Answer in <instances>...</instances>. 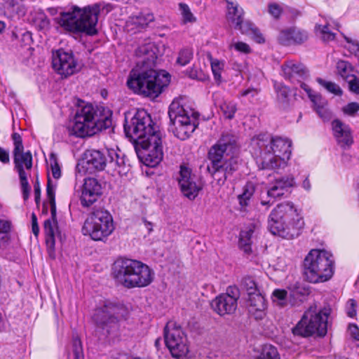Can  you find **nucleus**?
Masks as SVG:
<instances>
[{"instance_id":"39","label":"nucleus","mask_w":359,"mask_h":359,"mask_svg":"<svg viewBox=\"0 0 359 359\" xmlns=\"http://www.w3.org/2000/svg\"><path fill=\"white\" fill-rule=\"evenodd\" d=\"M179 8L182 16L183 23H194L196 21V18L191 13L189 6L184 3L179 4Z\"/></svg>"},{"instance_id":"38","label":"nucleus","mask_w":359,"mask_h":359,"mask_svg":"<svg viewBox=\"0 0 359 359\" xmlns=\"http://www.w3.org/2000/svg\"><path fill=\"white\" fill-rule=\"evenodd\" d=\"M277 98L283 107L288 106L290 103V90L283 85H278L276 87Z\"/></svg>"},{"instance_id":"28","label":"nucleus","mask_w":359,"mask_h":359,"mask_svg":"<svg viewBox=\"0 0 359 359\" xmlns=\"http://www.w3.org/2000/svg\"><path fill=\"white\" fill-rule=\"evenodd\" d=\"M294 179L292 177H285L276 180L269 189L267 195L273 198L281 197L287 192L289 188L294 185Z\"/></svg>"},{"instance_id":"50","label":"nucleus","mask_w":359,"mask_h":359,"mask_svg":"<svg viewBox=\"0 0 359 359\" xmlns=\"http://www.w3.org/2000/svg\"><path fill=\"white\" fill-rule=\"evenodd\" d=\"M269 14L275 19H278L282 14L283 9L276 3H271L268 6Z\"/></svg>"},{"instance_id":"13","label":"nucleus","mask_w":359,"mask_h":359,"mask_svg":"<svg viewBox=\"0 0 359 359\" xmlns=\"http://www.w3.org/2000/svg\"><path fill=\"white\" fill-rule=\"evenodd\" d=\"M125 313L122 306L107 301L102 306L96 309L93 319L97 326L105 332L106 337L114 339L119 336L118 322L124 317Z\"/></svg>"},{"instance_id":"19","label":"nucleus","mask_w":359,"mask_h":359,"mask_svg":"<svg viewBox=\"0 0 359 359\" xmlns=\"http://www.w3.org/2000/svg\"><path fill=\"white\" fill-rule=\"evenodd\" d=\"M53 67L60 75L68 76L78 71V63L72 52L62 49L53 53Z\"/></svg>"},{"instance_id":"2","label":"nucleus","mask_w":359,"mask_h":359,"mask_svg":"<svg viewBox=\"0 0 359 359\" xmlns=\"http://www.w3.org/2000/svg\"><path fill=\"white\" fill-rule=\"evenodd\" d=\"M237 141L238 137L235 135L223 133L208 151L209 163L207 171L219 186L224 184L238 168V157L230 156L238 149Z\"/></svg>"},{"instance_id":"7","label":"nucleus","mask_w":359,"mask_h":359,"mask_svg":"<svg viewBox=\"0 0 359 359\" xmlns=\"http://www.w3.org/2000/svg\"><path fill=\"white\" fill-rule=\"evenodd\" d=\"M112 276L116 284L130 289L150 285L154 273L140 261L120 257L113 264Z\"/></svg>"},{"instance_id":"1","label":"nucleus","mask_w":359,"mask_h":359,"mask_svg":"<svg viewBox=\"0 0 359 359\" xmlns=\"http://www.w3.org/2000/svg\"><path fill=\"white\" fill-rule=\"evenodd\" d=\"M124 130L137 156L147 166L155 167L162 161L161 134L154 127L151 118L145 110H138L130 123L124 125Z\"/></svg>"},{"instance_id":"8","label":"nucleus","mask_w":359,"mask_h":359,"mask_svg":"<svg viewBox=\"0 0 359 359\" xmlns=\"http://www.w3.org/2000/svg\"><path fill=\"white\" fill-rule=\"evenodd\" d=\"M170 81L165 71L156 72L154 67H136L130 73L127 85L135 93L152 98L157 97Z\"/></svg>"},{"instance_id":"14","label":"nucleus","mask_w":359,"mask_h":359,"mask_svg":"<svg viewBox=\"0 0 359 359\" xmlns=\"http://www.w3.org/2000/svg\"><path fill=\"white\" fill-rule=\"evenodd\" d=\"M113 218L104 208H94L86 219L83 231L94 241H102L114 231Z\"/></svg>"},{"instance_id":"48","label":"nucleus","mask_w":359,"mask_h":359,"mask_svg":"<svg viewBox=\"0 0 359 359\" xmlns=\"http://www.w3.org/2000/svg\"><path fill=\"white\" fill-rule=\"evenodd\" d=\"M73 353L74 359H83L81 341L78 338H74L73 339Z\"/></svg>"},{"instance_id":"64","label":"nucleus","mask_w":359,"mask_h":359,"mask_svg":"<svg viewBox=\"0 0 359 359\" xmlns=\"http://www.w3.org/2000/svg\"><path fill=\"white\" fill-rule=\"evenodd\" d=\"M5 29V23L3 21H0V33H1Z\"/></svg>"},{"instance_id":"43","label":"nucleus","mask_w":359,"mask_h":359,"mask_svg":"<svg viewBox=\"0 0 359 359\" xmlns=\"http://www.w3.org/2000/svg\"><path fill=\"white\" fill-rule=\"evenodd\" d=\"M193 57V51L191 48H182L180 52L177 59V64L181 66H185Z\"/></svg>"},{"instance_id":"24","label":"nucleus","mask_w":359,"mask_h":359,"mask_svg":"<svg viewBox=\"0 0 359 359\" xmlns=\"http://www.w3.org/2000/svg\"><path fill=\"white\" fill-rule=\"evenodd\" d=\"M215 105L220 109V111L225 119L231 120L234 118L238 110L237 103L232 100H224L219 92L212 94Z\"/></svg>"},{"instance_id":"10","label":"nucleus","mask_w":359,"mask_h":359,"mask_svg":"<svg viewBox=\"0 0 359 359\" xmlns=\"http://www.w3.org/2000/svg\"><path fill=\"white\" fill-rule=\"evenodd\" d=\"M304 276L311 283L325 282L333 275L332 255L318 249L311 250L304 259Z\"/></svg>"},{"instance_id":"4","label":"nucleus","mask_w":359,"mask_h":359,"mask_svg":"<svg viewBox=\"0 0 359 359\" xmlns=\"http://www.w3.org/2000/svg\"><path fill=\"white\" fill-rule=\"evenodd\" d=\"M253 141L259 151L257 163L262 169L278 170L287 165L292 153L290 140L261 134Z\"/></svg>"},{"instance_id":"34","label":"nucleus","mask_w":359,"mask_h":359,"mask_svg":"<svg viewBox=\"0 0 359 359\" xmlns=\"http://www.w3.org/2000/svg\"><path fill=\"white\" fill-rule=\"evenodd\" d=\"M301 88L306 92L309 99L313 104L314 110L317 109V108L320 105L327 104V102L320 95L314 93L309 86L305 83H301Z\"/></svg>"},{"instance_id":"44","label":"nucleus","mask_w":359,"mask_h":359,"mask_svg":"<svg viewBox=\"0 0 359 359\" xmlns=\"http://www.w3.org/2000/svg\"><path fill=\"white\" fill-rule=\"evenodd\" d=\"M287 291L277 289L273 292L272 299L274 303L280 306H284L287 304Z\"/></svg>"},{"instance_id":"60","label":"nucleus","mask_w":359,"mask_h":359,"mask_svg":"<svg viewBox=\"0 0 359 359\" xmlns=\"http://www.w3.org/2000/svg\"><path fill=\"white\" fill-rule=\"evenodd\" d=\"M32 232L36 236L39 234V228L37 223V218L35 214H32Z\"/></svg>"},{"instance_id":"18","label":"nucleus","mask_w":359,"mask_h":359,"mask_svg":"<svg viewBox=\"0 0 359 359\" xmlns=\"http://www.w3.org/2000/svg\"><path fill=\"white\" fill-rule=\"evenodd\" d=\"M46 196L50 205L51 218L44 222V231L46 243L50 247L54 246L56 237H60L56 221V203L55 198V187L48 178L46 187Z\"/></svg>"},{"instance_id":"20","label":"nucleus","mask_w":359,"mask_h":359,"mask_svg":"<svg viewBox=\"0 0 359 359\" xmlns=\"http://www.w3.org/2000/svg\"><path fill=\"white\" fill-rule=\"evenodd\" d=\"M178 183L183 195L190 200L194 199L201 189V187L196 184L191 170L185 166L180 167Z\"/></svg>"},{"instance_id":"15","label":"nucleus","mask_w":359,"mask_h":359,"mask_svg":"<svg viewBox=\"0 0 359 359\" xmlns=\"http://www.w3.org/2000/svg\"><path fill=\"white\" fill-rule=\"evenodd\" d=\"M12 140L14 144L13 161L15 168L17 170L22 191V197L25 201L27 200L29 196L30 186L27 181V176L25 171L30 170L32 167V155L29 151L24 152V146L22 144V139L20 134L13 133L12 135Z\"/></svg>"},{"instance_id":"27","label":"nucleus","mask_w":359,"mask_h":359,"mask_svg":"<svg viewBox=\"0 0 359 359\" xmlns=\"http://www.w3.org/2000/svg\"><path fill=\"white\" fill-rule=\"evenodd\" d=\"M154 17L152 13H140L128 18L126 22V29L128 32L136 33L145 28L153 22Z\"/></svg>"},{"instance_id":"41","label":"nucleus","mask_w":359,"mask_h":359,"mask_svg":"<svg viewBox=\"0 0 359 359\" xmlns=\"http://www.w3.org/2000/svg\"><path fill=\"white\" fill-rule=\"evenodd\" d=\"M259 359H280L277 348L272 345L264 346Z\"/></svg>"},{"instance_id":"22","label":"nucleus","mask_w":359,"mask_h":359,"mask_svg":"<svg viewBox=\"0 0 359 359\" xmlns=\"http://www.w3.org/2000/svg\"><path fill=\"white\" fill-rule=\"evenodd\" d=\"M332 130L337 144L343 149H348L353 143L350 127L339 119L332 121Z\"/></svg>"},{"instance_id":"47","label":"nucleus","mask_w":359,"mask_h":359,"mask_svg":"<svg viewBox=\"0 0 359 359\" xmlns=\"http://www.w3.org/2000/svg\"><path fill=\"white\" fill-rule=\"evenodd\" d=\"M323 121H328L332 118V114L327 104L320 105L315 110Z\"/></svg>"},{"instance_id":"35","label":"nucleus","mask_w":359,"mask_h":359,"mask_svg":"<svg viewBox=\"0 0 359 359\" xmlns=\"http://www.w3.org/2000/svg\"><path fill=\"white\" fill-rule=\"evenodd\" d=\"M253 231L249 230L242 231L240 234L239 247L245 254H250L251 249V236Z\"/></svg>"},{"instance_id":"3","label":"nucleus","mask_w":359,"mask_h":359,"mask_svg":"<svg viewBox=\"0 0 359 359\" xmlns=\"http://www.w3.org/2000/svg\"><path fill=\"white\" fill-rule=\"evenodd\" d=\"M112 10L109 4L96 3L80 8L72 6L69 11L61 14L59 25L66 31L89 36L97 34L98 15L101 13H108Z\"/></svg>"},{"instance_id":"9","label":"nucleus","mask_w":359,"mask_h":359,"mask_svg":"<svg viewBox=\"0 0 359 359\" xmlns=\"http://www.w3.org/2000/svg\"><path fill=\"white\" fill-rule=\"evenodd\" d=\"M170 126L169 130L178 139H188L196 130L198 120L194 112L184 104V100L175 99L168 109Z\"/></svg>"},{"instance_id":"11","label":"nucleus","mask_w":359,"mask_h":359,"mask_svg":"<svg viewBox=\"0 0 359 359\" xmlns=\"http://www.w3.org/2000/svg\"><path fill=\"white\" fill-rule=\"evenodd\" d=\"M83 164L90 172L101 171L107 168L108 172L113 171L122 175L127 172V164L124 156H121L114 149L106 151L88 150L85 154Z\"/></svg>"},{"instance_id":"25","label":"nucleus","mask_w":359,"mask_h":359,"mask_svg":"<svg viewBox=\"0 0 359 359\" xmlns=\"http://www.w3.org/2000/svg\"><path fill=\"white\" fill-rule=\"evenodd\" d=\"M284 76L292 82H297L300 84L302 79L307 76V71L302 63L289 61L283 65Z\"/></svg>"},{"instance_id":"26","label":"nucleus","mask_w":359,"mask_h":359,"mask_svg":"<svg viewBox=\"0 0 359 359\" xmlns=\"http://www.w3.org/2000/svg\"><path fill=\"white\" fill-rule=\"evenodd\" d=\"M248 311L255 319H262L265 316L266 304L265 299L260 292L248 295Z\"/></svg>"},{"instance_id":"52","label":"nucleus","mask_w":359,"mask_h":359,"mask_svg":"<svg viewBox=\"0 0 359 359\" xmlns=\"http://www.w3.org/2000/svg\"><path fill=\"white\" fill-rule=\"evenodd\" d=\"M346 81L350 90L355 94H359V77L352 75Z\"/></svg>"},{"instance_id":"12","label":"nucleus","mask_w":359,"mask_h":359,"mask_svg":"<svg viewBox=\"0 0 359 359\" xmlns=\"http://www.w3.org/2000/svg\"><path fill=\"white\" fill-rule=\"evenodd\" d=\"M329 315L327 310H318L316 306H311L292 328V333L304 337L313 334L324 337L327 332Z\"/></svg>"},{"instance_id":"54","label":"nucleus","mask_w":359,"mask_h":359,"mask_svg":"<svg viewBox=\"0 0 359 359\" xmlns=\"http://www.w3.org/2000/svg\"><path fill=\"white\" fill-rule=\"evenodd\" d=\"M348 309H347V314L349 317H354L356 314L355 310V302L353 299H349L347 302Z\"/></svg>"},{"instance_id":"57","label":"nucleus","mask_w":359,"mask_h":359,"mask_svg":"<svg viewBox=\"0 0 359 359\" xmlns=\"http://www.w3.org/2000/svg\"><path fill=\"white\" fill-rule=\"evenodd\" d=\"M258 90L255 88H249L245 90H243L241 93V96L242 97H247L250 96V98H254L255 96L258 95Z\"/></svg>"},{"instance_id":"40","label":"nucleus","mask_w":359,"mask_h":359,"mask_svg":"<svg viewBox=\"0 0 359 359\" xmlns=\"http://www.w3.org/2000/svg\"><path fill=\"white\" fill-rule=\"evenodd\" d=\"M316 81L320 86L324 87L330 93H333L335 95H341L342 94L341 88L335 83L325 81L321 78H317Z\"/></svg>"},{"instance_id":"29","label":"nucleus","mask_w":359,"mask_h":359,"mask_svg":"<svg viewBox=\"0 0 359 359\" xmlns=\"http://www.w3.org/2000/svg\"><path fill=\"white\" fill-rule=\"evenodd\" d=\"M234 28L240 30L242 34L250 36L259 43L264 42V38L260 33L259 29L250 20L244 21L243 19H242L240 25H236Z\"/></svg>"},{"instance_id":"37","label":"nucleus","mask_w":359,"mask_h":359,"mask_svg":"<svg viewBox=\"0 0 359 359\" xmlns=\"http://www.w3.org/2000/svg\"><path fill=\"white\" fill-rule=\"evenodd\" d=\"M315 30L316 34L320 37L323 41L328 42L333 41L335 38V34L330 30L327 25H316Z\"/></svg>"},{"instance_id":"32","label":"nucleus","mask_w":359,"mask_h":359,"mask_svg":"<svg viewBox=\"0 0 359 359\" xmlns=\"http://www.w3.org/2000/svg\"><path fill=\"white\" fill-rule=\"evenodd\" d=\"M30 15L31 20L39 29H43L48 27L50 24L49 20L42 10H34L32 13H31Z\"/></svg>"},{"instance_id":"58","label":"nucleus","mask_w":359,"mask_h":359,"mask_svg":"<svg viewBox=\"0 0 359 359\" xmlns=\"http://www.w3.org/2000/svg\"><path fill=\"white\" fill-rule=\"evenodd\" d=\"M34 196H35V202L37 205H39L40 202V196H41V187L39 181L36 180L34 184Z\"/></svg>"},{"instance_id":"42","label":"nucleus","mask_w":359,"mask_h":359,"mask_svg":"<svg viewBox=\"0 0 359 359\" xmlns=\"http://www.w3.org/2000/svg\"><path fill=\"white\" fill-rule=\"evenodd\" d=\"M242 286L246 290L248 295L259 292L256 282L252 277H245L242 280Z\"/></svg>"},{"instance_id":"23","label":"nucleus","mask_w":359,"mask_h":359,"mask_svg":"<svg viewBox=\"0 0 359 359\" xmlns=\"http://www.w3.org/2000/svg\"><path fill=\"white\" fill-rule=\"evenodd\" d=\"M157 48L153 43L143 44L135 50L138 58L136 65L146 67H154L157 59Z\"/></svg>"},{"instance_id":"36","label":"nucleus","mask_w":359,"mask_h":359,"mask_svg":"<svg viewBox=\"0 0 359 359\" xmlns=\"http://www.w3.org/2000/svg\"><path fill=\"white\" fill-rule=\"evenodd\" d=\"M337 69L338 74L346 81L352 75H354L351 65L344 60H340L337 63Z\"/></svg>"},{"instance_id":"55","label":"nucleus","mask_w":359,"mask_h":359,"mask_svg":"<svg viewBox=\"0 0 359 359\" xmlns=\"http://www.w3.org/2000/svg\"><path fill=\"white\" fill-rule=\"evenodd\" d=\"M0 161L4 164L10 163V156L8 151L0 147Z\"/></svg>"},{"instance_id":"46","label":"nucleus","mask_w":359,"mask_h":359,"mask_svg":"<svg viewBox=\"0 0 359 359\" xmlns=\"http://www.w3.org/2000/svg\"><path fill=\"white\" fill-rule=\"evenodd\" d=\"M292 28L283 29L280 32L278 36V41L280 43L284 45H289L292 43Z\"/></svg>"},{"instance_id":"33","label":"nucleus","mask_w":359,"mask_h":359,"mask_svg":"<svg viewBox=\"0 0 359 359\" xmlns=\"http://www.w3.org/2000/svg\"><path fill=\"white\" fill-rule=\"evenodd\" d=\"M210 60L214 79L217 84H220L222 82V74L224 69V62L212 57H210Z\"/></svg>"},{"instance_id":"45","label":"nucleus","mask_w":359,"mask_h":359,"mask_svg":"<svg viewBox=\"0 0 359 359\" xmlns=\"http://www.w3.org/2000/svg\"><path fill=\"white\" fill-rule=\"evenodd\" d=\"M308 38L305 31H302L297 28H292V43H302Z\"/></svg>"},{"instance_id":"62","label":"nucleus","mask_w":359,"mask_h":359,"mask_svg":"<svg viewBox=\"0 0 359 359\" xmlns=\"http://www.w3.org/2000/svg\"><path fill=\"white\" fill-rule=\"evenodd\" d=\"M302 187L307 191H310L311 189V185L310 183V181L307 177L305 178V180L302 182Z\"/></svg>"},{"instance_id":"51","label":"nucleus","mask_w":359,"mask_h":359,"mask_svg":"<svg viewBox=\"0 0 359 359\" xmlns=\"http://www.w3.org/2000/svg\"><path fill=\"white\" fill-rule=\"evenodd\" d=\"M359 111V104L358 102H351L342 108L344 114L348 116H354Z\"/></svg>"},{"instance_id":"56","label":"nucleus","mask_w":359,"mask_h":359,"mask_svg":"<svg viewBox=\"0 0 359 359\" xmlns=\"http://www.w3.org/2000/svg\"><path fill=\"white\" fill-rule=\"evenodd\" d=\"M51 172L53 177L55 179H59L61 176V170L58 163L55 161L54 164H51Z\"/></svg>"},{"instance_id":"61","label":"nucleus","mask_w":359,"mask_h":359,"mask_svg":"<svg viewBox=\"0 0 359 359\" xmlns=\"http://www.w3.org/2000/svg\"><path fill=\"white\" fill-rule=\"evenodd\" d=\"M22 41L27 45H30L32 41V34L29 32H25L22 34Z\"/></svg>"},{"instance_id":"6","label":"nucleus","mask_w":359,"mask_h":359,"mask_svg":"<svg viewBox=\"0 0 359 359\" xmlns=\"http://www.w3.org/2000/svg\"><path fill=\"white\" fill-rule=\"evenodd\" d=\"M74 123L69 129V134L79 137L92 136L97 132L111 127V112L104 107L92 104L79 106L74 117Z\"/></svg>"},{"instance_id":"59","label":"nucleus","mask_w":359,"mask_h":359,"mask_svg":"<svg viewBox=\"0 0 359 359\" xmlns=\"http://www.w3.org/2000/svg\"><path fill=\"white\" fill-rule=\"evenodd\" d=\"M348 330L350 332L351 335L353 339L357 341H359V329L355 325H350L348 327Z\"/></svg>"},{"instance_id":"5","label":"nucleus","mask_w":359,"mask_h":359,"mask_svg":"<svg viewBox=\"0 0 359 359\" xmlns=\"http://www.w3.org/2000/svg\"><path fill=\"white\" fill-rule=\"evenodd\" d=\"M304 226L301 210L290 201L278 204L268 219V228L271 233L288 239L297 237Z\"/></svg>"},{"instance_id":"17","label":"nucleus","mask_w":359,"mask_h":359,"mask_svg":"<svg viewBox=\"0 0 359 359\" xmlns=\"http://www.w3.org/2000/svg\"><path fill=\"white\" fill-rule=\"evenodd\" d=\"M239 297L238 288L236 286H229L225 293L218 295L212 301L211 306L220 316L231 314L237 309Z\"/></svg>"},{"instance_id":"53","label":"nucleus","mask_w":359,"mask_h":359,"mask_svg":"<svg viewBox=\"0 0 359 359\" xmlns=\"http://www.w3.org/2000/svg\"><path fill=\"white\" fill-rule=\"evenodd\" d=\"M234 48L243 53H250L251 52V48L248 44L244 42H237L233 44Z\"/></svg>"},{"instance_id":"31","label":"nucleus","mask_w":359,"mask_h":359,"mask_svg":"<svg viewBox=\"0 0 359 359\" xmlns=\"http://www.w3.org/2000/svg\"><path fill=\"white\" fill-rule=\"evenodd\" d=\"M255 193V186L252 182H248L243 188L242 194H239L238 199L242 209L248 206L250 199Z\"/></svg>"},{"instance_id":"16","label":"nucleus","mask_w":359,"mask_h":359,"mask_svg":"<svg viewBox=\"0 0 359 359\" xmlns=\"http://www.w3.org/2000/svg\"><path fill=\"white\" fill-rule=\"evenodd\" d=\"M165 343L174 359H186L189 351L187 337L175 321H169L164 329Z\"/></svg>"},{"instance_id":"49","label":"nucleus","mask_w":359,"mask_h":359,"mask_svg":"<svg viewBox=\"0 0 359 359\" xmlns=\"http://www.w3.org/2000/svg\"><path fill=\"white\" fill-rule=\"evenodd\" d=\"M10 230L11 223L8 221L0 219V241H4L7 238Z\"/></svg>"},{"instance_id":"30","label":"nucleus","mask_w":359,"mask_h":359,"mask_svg":"<svg viewBox=\"0 0 359 359\" xmlns=\"http://www.w3.org/2000/svg\"><path fill=\"white\" fill-rule=\"evenodd\" d=\"M26 8L23 0H9L7 3L5 13L11 18H20L26 14Z\"/></svg>"},{"instance_id":"63","label":"nucleus","mask_w":359,"mask_h":359,"mask_svg":"<svg viewBox=\"0 0 359 359\" xmlns=\"http://www.w3.org/2000/svg\"><path fill=\"white\" fill-rule=\"evenodd\" d=\"M143 222L145 228L148 230V232L151 233L153 231V224L151 222L147 221L146 219H143Z\"/></svg>"},{"instance_id":"21","label":"nucleus","mask_w":359,"mask_h":359,"mask_svg":"<svg viewBox=\"0 0 359 359\" xmlns=\"http://www.w3.org/2000/svg\"><path fill=\"white\" fill-rule=\"evenodd\" d=\"M101 184L95 178L85 180L80 197L81 204L83 207H90L102 195Z\"/></svg>"}]
</instances>
